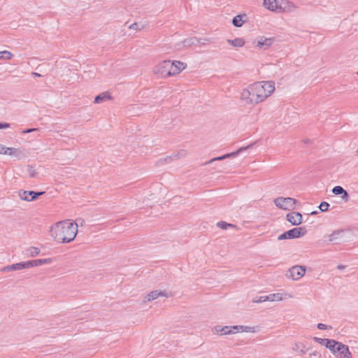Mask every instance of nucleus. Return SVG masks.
<instances>
[{"label":"nucleus","mask_w":358,"mask_h":358,"mask_svg":"<svg viewBox=\"0 0 358 358\" xmlns=\"http://www.w3.org/2000/svg\"><path fill=\"white\" fill-rule=\"evenodd\" d=\"M229 335L241 332V325L229 326Z\"/></svg>","instance_id":"obj_28"},{"label":"nucleus","mask_w":358,"mask_h":358,"mask_svg":"<svg viewBox=\"0 0 358 358\" xmlns=\"http://www.w3.org/2000/svg\"><path fill=\"white\" fill-rule=\"evenodd\" d=\"M52 236L58 243H69L74 240L78 233V224L69 220L56 223L51 228Z\"/></svg>","instance_id":"obj_1"},{"label":"nucleus","mask_w":358,"mask_h":358,"mask_svg":"<svg viewBox=\"0 0 358 358\" xmlns=\"http://www.w3.org/2000/svg\"><path fill=\"white\" fill-rule=\"evenodd\" d=\"M275 205L280 209L292 210L296 209V200L291 197L280 196L274 199Z\"/></svg>","instance_id":"obj_4"},{"label":"nucleus","mask_w":358,"mask_h":358,"mask_svg":"<svg viewBox=\"0 0 358 358\" xmlns=\"http://www.w3.org/2000/svg\"><path fill=\"white\" fill-rule=\"evenodd\" d=\"M243 15H238L235 16L232 20V24L236 27H241L243 24Z\"/></svg>","instance_id":"obj_23"},{"label":"nucleus","mask_w":358,"mask_h":358,"mask_svg":"<svg viewBox=\"0 0 358 358\" xmlns=\"http://www.w3.org/2000/svg\"><path fill=\"white\" fill-rule=\"evenodd\" d=\"M30 174H31V177H34V171H33L30 172Z\"/></svg>","instance_id":"obj_49"},{"label":"nucleus","mask_w":358,"mask_h":358,"mask_svg":"<svg viewBox=\"0 0 358 358\" xmlns=\"http://www.w3.org/2000/svg\"><path fill=\"white\" fill-rule=\"evenodd\" d=\"M170 66H171V61L170 60H164L160 62L154 68V73L155 74H159L162 77H169L170 76Z\"/></svg>","instance_id":"obj_6"},{"label":"nucleus","mask_w":358,"mask_h":358,"mask_svg":"<svg viewBox=\"0 0 358 358\" xmlns=\"http://www.w3.org/2000/svg\"><path fill=\"white\" fill-rule=\"evenodd\" d=\"M227 42L236 48H241L245 45V40L243 38H236L235 39H227Z\"/></svg>","instance_id":"obj_20"},{"label":"nucleus","mask_w":358,"mask_h":358,"mask_svg":"<svg viewBox=\"0 0 358 358\" xmlns=\"http://www.w3.org/2000/svg\"><path fill=\"white\" fill-rule=\"evenodd\" d=\"M343 232V231L342 230L334 231L331 234L329 235V241L331 242L336 241L338 238V236L341 235Z\"/></svg>","instance_id":"obj_29"},{"label":"nucleus","mask_w":358,"mask_h":358,"mask_svg":"<svg viewBox=\"0 0 358 358\" xmlns=\"http://www.w3.org/2000/svg\"><path fill=\"white\" fill-rule=\"evenodd\" d=\"M306 233L307 229L305 227L293 228L280 235L278 237V240L282 241L285 239L298 238L303 236Z\"/></svg>","instance_id":"obj_5"},{"label":"nucleus","mask_w":358,"mask_h":358,"mask_svg":"<svg viewBox=\"0 0 358 358\" xmlns=\"http://www.w3.org/2000/svg\"><path fill=\"white\" fill-rule=\"evenodd\" d=\"M40 249L36 247H29L27 249V254L31 257H34L39 254Z\"/></svg>","instance_id":"obj_24"},{"label":"nucleus","mask_w":358,"mask_h":358,"mask_svg":"<svg viewBox=\"0 0 358 358\" xmlns=\"http://www.w3.org/2000/svg\"><path fill=\"white\" fill-rule=\"evenodd\" d=\"M10 127L8 123H0V129H6Z\"/></svg>","instance_id":"obj_42"},{"label":"nucleus","mask_w":358,"mask_h":358,"mask_svg":"<svg viewBox=\"0 0 358 358\" xmlns=\"http://www.w3.org/2000/svg\"><path fill=\"white\" fill-rule=\"evenodd\" d=\"M329 207V204L326 201H322L320 203L319 206V208L322 212H326L328 210Z\"/></svg>","instance_id":"obj_31"},{"label":"nucleus","mask_w":358,"mask_h":358,"mask_svg":"<svg viewBox=\"0 0 358 358\" xmlns=\"http://www.w3.org/2000/svg\"><path fill=\"white\" fill-rule=\"evenodd\" d=\"M251 146H252V145H249L245 146V147H242V148H239L238 150H236V152H231V153H229V154H226V155H222L221 157H215V158L210 159V161L206 162L204 164H210V163H213L215 161L222 160V159H227V158L230 157H235V156L238 155L239 153L242 152L243 151L246 150L247 149H248Z\"/></svg>","instance_id":"obj_14"},{"label":"nucleus","mask_w":358,"mask_h":358,"mask_svg":"<svg viewBox=\"0 0 358 358\" xmlns=\"http://www.w3.org/2000/svg\"><path fill=\"white\" fill-rule=\"evenodd\" d=\"M292 296L287 293H275L266 296V299L269 301H280L285 299H289Z\"/></svg>","instance_id":"obj_17"},{"label":"nucleus","mask_w":358,"mask_h":358,"mask_svg":"<svg viewBox=\"0 0 358 358\" xmlns=\"http://www.w3.org/2000/svg\"><path fill=\"white\" fill-rule=\"evenodd\" d=\"M138 24H137V23H134V24H132L129 27V28H130V29H136L138 28Z\"/></svg>","instance_id":"obj_46"},{"label":"nucleus","mask_w":358,"mask_h":358,"mask_svg":"<svg viewBox=\"0 0 358 358\" xmlns=\"http://www.w3.org/2000/svg\"><path fill=\"white\" fill-rule=\"evenodd\" d=\"M186 155H187V151L182 150L180 152H178L177 154L173 155L172 156L166 157V158H164V160L166 162L169 163L174 159H178L180 157V156L185 157Z\"/></svg>","instance_id":"obj_21"},{"label":"nucleus","mask_w":358,"mask_h":358,"mask_svg":"<svg viewBox=\"0 0 358 358\" xmlns=\"http://www.w3.org/2000/svg\"><path fill=\"white\" fill-rule=\"evenodd\" d=\"M38 131V128H31V129H27L25 130L22 131V134H29L33 131Z\"/></svg>","instance_id":"obj_39"},{"label":"nucleus","mask_w":358,"mask_h":358,"mask_svg":"<svg viewBox=\"0 0 358 358\" xmlns=\"http://www.w3.org/2000/svg\"><path fill=\"white\" fill-rule=\"evenodd\" d=\"M241 99L245 101V104H255V97L252 96L251 85L242 91Z\"/></svg>","instance_id":"obj_13"},{"label":"nucleus","mask_w":358,"mask_h":358,"mask_svg":"<svg viewBox=\"0 0 358 358\" xmlns=\"http://www.w3.org/2000/svg\"><path fill=\"white\" fill-rule=\"evenodd\" d=\"M83 222H84V220L82 218H78L76 220V222L73 224H76L77 223L78 224H82L83 223Z\"/></svg>","instance_id":"obj_45"},{"label":"nucleus","mask_w":358,"mask_h":358,"mask_svg":"<svg viewBox=\"0 0 358 358\" xmlns=\"http://www.w3.org/2000/svg\"><path fill=\"white\" fill-rule=\"evenodd\" d=\"M336 347H338V345H332L331 348L329 349L334 355L335 354Z\"/></svg>","instance_id":"obj_43"},{"label":"nucleus","mask_w":358,"mask_h":358,"mask_svg":"<svg viewBox=\"0 0 358 358\" xmlns=\"http://www.w3.org/2000/svg\"><path fill=\"white\" fill-rule=\"evenodd\" d=\"M186 64L180 61H173L171 62L170 76L180 73L186 67Z\"/></svg>","instance_id":"obj_12"},{"label":"nucleus","mask_w":358,"mask_h":358,"mask_svg":"<svg viewBox=\"0 0 358 358\" xmlns=\"http://www.w3.org/2000/svg\"><path fill=\"white\" fill-rule=\"evenodd\" d=\"M357 153L358 154V148H357Z\"/></svg>","instance_id":"obj_51"},{"label":"nucleus","mask_w":358,"mask_h":358,"mask_svg":"<svg viewBox=\"0 0 358 358\" xmlns=\"http://www.w3.org/2000/svg\"><path fill=\"white\" fill-rule=\"evenodd\" d=\"M252 96L255 97V104L264 101L275 91L273 81L257 82L251 85Z\"/></svg>","instance_id":"obj_2"},{"label":"nucleus","mask_w":358,"mask_h":358,"mask_svg":"<svg viewBox=\"0 0 358 358\" xmlns=\"http://www.w3.org/2000/svg\"><path fill=\"white\" fill-rule=\"evenodd\" d=\"M273 41V39L271 38L259 36L252 42V44L257 48L266 50L272 45Z\"/></svg>","instance_id":"obj_10"},{"label":"nucleus","mask_w":358,"mask_h":358,"mask_svg":"<svg viewBox=\"0 0 358 358\" xmlns=\"http://www.w3.org/2000/svg\"><path fill=\"white\" fill-rule=\"evenodd\" d=\"M256 331H257V327H255L241 325V332L255 333Z\"/></svg>","instance_id":"obj_25"},{"label":"nucleus","mask_w":358,"mask_h":358,"mask_svg":"<svg viewBox=\"0 0 358 358\" xmlns=\"http://www.w3.org/2000/svg\"><path fill=\"white\" fill-rule=\"evenodd\" d=\"M327 325L324 324H322V323H319L317 324V328L319 329H321V330H323V329H327Z\"/></svg>","instance_id":"obj_41"},{"label":"nucleus","mask_w":358,"mask_h":358,"mask_svg":"<svg viewBox=\"0 0 358 358\" xmlns=\"http://www.w3.org/2000/svg\"><path fill=\"white\" fill-rule=\"evenodd\" d=\"M286 220L292 225L298 226L303 222L302 215L296 211L289 213L286 215Z\"/></svg>","instance_id":"obj_11"},{"label":"nucleus","mask_w":358,"mask_h":358,"mask_svg":"<svg viewBox=\"0 0 358 358\" xmlns=\"http://www.w3.org/2000/svg\"><path fill=\"white\" fill-rule=\"evenodd\" d=\"M341 195V198H342V199H343L344 201L347 202V201H349V199H350V196H349V194H348V193L347 192V191H346V190H345V191H344V192H343V193H342Z\"/></svg>","instance_id":"obj_36"},{"label":"nucleus","mask_w":358,"mask_h":358,"mask_svg":"<svg viewBox=\"0 0 358 358\" xmlns=\"http://www.w3.org/2000/svg\"><path fill=\"white\" fill-rule=\"evenodd\" d=\"M315 214H317V211H313V212L310 213V215H315Z\"/></svg>","instance_id":"obj_50"},{"label":"nucleus","mask_w":358,"mask_h":358,"mask_svg":"<svg viewBox=\"0 0 358 358\" xmlns=\"http://www.w3.org/2000/svg\"><path fill=\"white\" fill-rule=\"evenodd\" d=\"M6 148L7 147L5 145L0 144V154L5 155L7 150Z\"/></svg>","instance_id":"obj_40"},{"label":"nucleus","mask_w":358,"mask_h":358,"mask_svg":"<svg viewBox=\"0 0 358 358\" xmlns=\"http://www.w3.org/2000/svg\"><path fill=\"white\" fill-rule=\"evenodd\" d=\"M159 296L168 297V295L166 291L154 290L145 297L144 302L153 301Z\"/></svg>","instance_id":"obj_16"},{"label":"nucleus","mask_w":358,"mask_h":358,"mask_svg":"<svg viewBox=\"0 0 358 358\" xmlns=\"http://www.w3.org/2000/svg\"><path fill=\"white\" fill-rule=\"evenodd\" d=\"M334 355L336 358H352L351 352L348 346L342 343L338 342Z\"/></svg>","instance_id":"obj_8"},{"label":"nucleus","mask_w":358,"mask_h":358,"mask_svg":"<svg viewBox=\"0 0 358 358\" xmlns=\"http://www.w3.org/2000/svg\"><path fill=\"white\" fill-rule=\"evenodd\" d=\"M328 343L326 345V348L328 349H330L332 346V345H337L338 341H336L335 340L332 339H328Z\"/></svg>","instance_id":"obj_37"},{"label":"nucleus","mask_w":358,"mask_h":358,"mask_svg":"<svg viewBox=\"0 0 358 358\" xmlns=\"http://www.w3.org/2000/svg\"><path fill=\"white\" fill-rule=\"evenodd\" d=\"M111 96L109 92H102L100 94L97 95L95 98H94V102L95 103H103L107 100H110L111 99Z\"/></svg>","instance_id":"obj_19"},{"label":"nucleus","mask_w":358,"mask_h":358,"mask_svg":"<svg viewBox=\"0 0 358 358\" xmlns=\"http://www.w3.org/2000/svg\"><path fill=\"white\" fill-rule=\"evenodd\" d=\"M306 271V270H285V275L288 279L297 280L305 275Z\"/></svg>","instance_id":"obj_15"},{"label":"nucleus","mask_w":358,"mask_h":358,"mask_svg":"<svg viewBox=\"0 0 358 358\" xmlns=\"http://www.w3.org/2000/svg\"><path fill=\"white\" fill-rule=\"evenodd\" d=\"M345 189L341 186H336L332 189V193L335 195H341Z\"/></svg>","instance_id":"obj_30"},{"label":"nucleus","mask_w":358,"mask_h":358,"mask_svg":"<svg viewBox=\"0 0 358 358\" xmlns=\"http://www.w3.org/2000/svg\"><path fill=\"white\" fill-rule=\"evenodd\" d=\"M282 1V0H264L263 5L268 10L280 13L283 10L281 5Z\"/></svg>","instance_id":"obj_9"},{"label":"nucleus","mask_w":358,"mask_h":358,"mask_svg":"<svg viewBox=\"0 0 358 358\" xmlns=\"http://www.w3.org/2000/svg\"><path fill=\"white\" fill-rule=\"evenodd\" d=\"M268 301L266 296H262L253 300L255 303H262Z\"/></svg>","instance_id":"obj_35"},{"label":"nucleus","mask_w":358,"mask_h":358,"mask_svg":"<svg viewBox=\"0 0 358 358\" xmlns=\"http://www.w3.org/2000/svg\"><path fill=\"white\" fill-rule=\"evenodd\" d=\"M192 38L185 39L183 41L184 46H190L193 44Z\"/></svg>","instance_id":"obj_38"},{"label":"nucleus","mask_w":358,"mask_h":358,"mask_svg":"<svg viewBox=\"0 0 358 358\" xmlns=\"http://www.w3.org/2000/svg\"><path fill=\"white\" fill-rule=\"evenodd\" d=\"M217 226L220 228V229H227V227H233V228H235L236 226L232 224H229L226 222H224V221H221V222H218L217 223Z\"/></svg>","instance_id":"obj_26"},{"label":"nucleus","mask_w":358,"mask_h":358,"mask_svg":"<svg viewBox=\"0 0 358 358\" xmlns=\"http://www.w3.org/2000/svg\"><path fill=\"white\" fill-rule=\"evenodd\" d=\"M345 268V266H344V265H341V264L338 265V266H336V268H338V269H341V268Z\"/></svg>","instance_id":"obj_48"},{"label":"nucleus","mask_w":358,"mask_h":358,"mask_svg":"<svg viewBox=\"0 0 358 358\" xmlns=\"http://www.w3.org/2000/svg\"><path fill=\"white\" fill-rule=\"evenodd\" d=\"M290 268H306V267L301 265H294L292 266Z\"/></svg>","instance_id":"obj_44"},{"label":"nucleus","mask_w":358,"mask_h":358,"mask_svg":"<svg viewBox=\"0 0 358 358\" xmlns=\"http://www.w3.org/2000/svg\"><path fill=\"white\" fill-rule=\"evenodd\" d=\"M53 261L51 258L32 259L27 262H21L17 264L8 265L3 268H30L41 266L44 264H48Z\"/></svg>","instance_id":"obj_3"},{"label":"nucleus","mask_w":358,"mask_h":358,"mask_svg":"<svg viewBox=\"0 0 358 358\" xmlns=\"http://www.w3.org/2000/svg\"><path fill=\"white\" fill-rule=\"evenodd\" d=\"M308 357V358H322V355L319 352L314 350L309 352Z\"/></svg>","instance_id":"obj_32"},{"label":"nucleus","mask_w":358,"mask_h":358,"mask_svg":"<svg viewBox=\"0 0 358 358\" xmlns=\"http://www.w3.org/2000/svg\"><path fill=\"white\" fill-rule=\"evenodd\" d=\"M214 334H217L219 336H227L229 335V326H220L217 325L214 327L212 329Z\"/></svg>","instance_id":"obj_18"},{"label":"nucleus","mask_w":358,"mask_h":358,"mask_svg":"<svg viewBox=\"0 0 358 358\" xmlns=\"http://www.w3.org/2000/svg\"><path fill=\"white\" fill-rule=\"evenodd\" d=\"M357 75H358V71H357Z\"/></svg>","instance_id":"obj_52"},{"label":"nucleus","mask_w":358,"mask_h":358,"mask_svg":"<svg viewBox=\"0 0 358 358\" xmlns=\"http://www.w3.org/2000/svg\"><path fill=\"white\" fill-rule=\"evenodd\" d=\"M45 192L22 191L18 192L19 197L24 201H31L36 200L39 196L43 194Z\"/></svg>","instance_id":"obj_7"},{"label":"nucleus","mask_w":358,"mask_h":358,"mask_svg":"<svg viewBox=\"0 0 358 358\" xmlns=\"http://www.w3.org/2000/svg\"><path fill=\"white\" fill-rule=\"evenodd\" d=\"M13 57V55L8 51V50H3L0 52V59H10Z\"/></svg>","instance_id":"obj_27"},{"label":"nucleus","mask_w":358,"mask_h":358,"mask_svg":"<svg viewBox=\"0 0 358 358\" xmlns=\"http://www.w3.org/2000/svg\"><path fill=\"white\" fill-rule=\"evenodd\" d=\"M31 75L34 76V77H41V75L40 73H36V72H32Z\"/></svg>","instance_id":"obj_47"},{"label":"nucleus","mask_w":358,"mask_h":358,"mask_svg":"<svg viewBox=\"0 0 358 358\" xmlns=\"http://www.w3.org/2000/svg\"><path fill=\"white\" fill-rule=\"evenodd\" d=\"M314 340L320 343V345H324L326 347L327 343H328V339L327 338H320L315 337Z\"/></svg>","instance_id":"obj_33"},{"label":"nucleus","mask_w":358,"mask_h":358,"mask_svg":"<svg viewBox=\"0 0 358 358\" xmlns=\"http://www.w3.org/2000/svg\"><path fill=\"white\" fill-rule=\"evenodd\" d=\"M6 152L5 153V155H14L17 151V149L14 148H6Z\"/></svg>","instance_id":"obj_34"},{"label":"nucleus","mask_w":358,"mask_h":358,"mask_svg":"<svg viewBox=\"0 0 358 358\" xmlns=\"http://www.w3.org/2000/svg\"><path fill=\"white\" fill-rule=\"evenodd\" d=\"M294 351L300 350L301 355L306 353L308 349H306V346L301 343H295L292 347Z\"/></svg>","instance_id":"obj_22"}]
</instances>
